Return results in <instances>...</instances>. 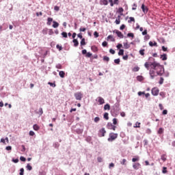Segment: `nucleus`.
Segmentation results:
<instances>
[{
    "label": "nucleus",
    "instance_id": "obj_1",
    "mask_svg": "<svg viewBox=\"0 0 175 175\" xmlns=\"http://www.w3.org/2000/svg\"><path fill=\"white\" fill-rule=\"evenodd\" d=\"M151 70L149 71L150 79L154 80L157 76H163L165 73V68L157 62H153L150 64Z\"/></svg>",
    "mask_w": 175,
    "mask_h": 175
},
{
    "label": "nucleus",
    "instance_id": "obj_2",
    "mask_svg": "<svg viewBox=\"0 0 175 175\" xmlns=\"http://www.w3.org/2000/svg\"><path fill=\"white\" fill-rule=\"evenodd\" d=\"M118 113H120V107L116 104L111 109V113L113 117H116V116H118Z\"/></svg>",
    "mask_w": 175,
    "mask_h": 175
},
{
    "label": "nucleus",
    "instance_id": "obj_3",
    "mask_svg": "<svg viewBox=\"0 0 175 175\" xmlns=\"http://www.w3.org/2000/svg\"><path fill=\"white\" fill-rule=\"evenodd\" d=\"M117 137H118V133H110L107 140H108V142H114V140H116V139H117Z\"/></svg>",
    "mask_w": 175,
    "mask_h": 175
},
{
    "label": "nucleus",
    "instance_id": "obj_4",
    "mask_svg": "<svg viewBox=\"0 0 175 175\" xmlns=\"http://www.w3.org/2000/svg\"><path fill=\"white\" fill-rule=\"evenodd\" d=\"M151 94L153 96H158L159 94V89L158 88H153L151 90Z\"/></svg>",
    "mask_w": 175,
    "mask_h": 175
},
{
    "label": "nucleus",
    "instance_id": "obj_5",
    "mask_svg": "<svg viewBox=\"0 0 175 175\" xmlns=\"http://www.w3.org/2000/svg\"><path fill=\"white\" fill-rule=\"evenodd\" d=\"M75 98L77 100H81V99L83 98V94H81V92H78L77 93H75Z\"/></svg>",
    "mask_w": 175,
    "mask_h": 175
},
{
    "label": "nucleus",
    "instance_id": "obj_6",
    "mask_svg": "<svg viewBox=\"0 0 175 175\" xmlns=\"http://www.w3.org/2000/svg\"><path fill=\"white\" fill-rule=\"evenodd\" d=\"M105 133H106V130L105 129V128H102L98 131V136H99V137H105Z\"/></svg>",
    "mask_w": 175,
    "mask_h": 175
},
{
    "label": "nucleus",
    "instance_id": "obj_7",
    "mask_svg": "<svg viewBox=\"0 0 175 175\" xmlns=\"http://www.w3.org/2000/svg\"><path fill=\"white\" fill-rule=\"evenodd\" d=\"M107 128L108 129H112L113 131H116V128H117V126H116V125H113V124L111 122H108L107 124Z\"/></svg>",
    "mask_w": 175,
    "mask_h": 175
},
{
    "label": "nucleus",
    "instance_id": "obj_8",
    "mask_svg": "<svg viewBox=\"0 0 175 175\" xmlns=\"http://www.w3.org/2000/svg\"><path fill=\"white\" fill-rule=\"evenodd\" d=\"M140 166L142 165L139 163H135L133 164V167L135 170H139V169H140Z\"/></svg>",
    "mask_w": 175,
    "mask_h": 175
},
{
    "label": "nucleus",
    "instance_id": "obj_9",
    "mask_svg": "<svg viewBox=\"0 0 175 175\" xmlns=\"http://www.w3.org/2000/svg\"><path fill=\"white\" fill-rule=\"evenodd\" d=\"M116 33L117 35V36L118 38H120V39H124V34H122V33L118 30H115Z\"/></svg>",
    "mask_w": 175,
    "mask_h": 175
},
{
    "label": "nucleus",
    "instance_id": "obj_10",
    "mask_svg": "<svg viewBox=\"0 0 175 175\" xmlns=\"http://www.w3.org/2000/svg\"><path fill=\"white\" fill-rule=\"evenodd\" d=\"M141 9L142 10V12L144 13V14L148 12V8H147L144 4L142 5Z\"/></svg>",
    "mask_w": 175,
    "mask_h": 175
},
{
    "label": "nucleus",
    "instance_id": "obj_11",
    "mask_svg": "<svg viewBox=\"0 0 175 175\" xmlns=\"http://www.w3.org/2000/svg\"><path fill=\"white\" fill-rule=\"evenodd\" d=\"M149 46H150V47H154V46L155 47H158V44H157V42H155V41H154V42H152V41H150V42H149Z\"/></svg>",
    "mask_w": 175,
    "mask_h": 175
},
{
    "label": "nucleus",
    "instance_id": "obj_12",
    "mask_svg": "<svg viewBox=\"0 0 175 175\" xmlns=\"http://www.w3.org/2000/svg\"><path fill=\"white\" fill-rule=\"evenodd\" d=\"M98 102L99 105H103L105 103V99L100 96L98 97Z\"/></svg>",
    "mask_w": 175,
    "mask_h": 175
},
{
    "label": "nucleus",
    "instance_id": "obj_13",
    "mask_svg": "<svg viewBox=\"0 0 175 175\" xmlns=\"http://www.w3.org/2000/svg\"><path fill=\"white\" fill-rule=\"evenodd\" d=\"M53 23L52 25L53 28H58V27H59V23H58L57 21H53Z\"/></svg>",
    "mask_w": 175,
    "mask_h": 175
},
{
    "label": "nucleus",
    "instance_id": "obj_14",
    "mask_svg": "<svg viewBox=\"0 0 175 175\" xmlns=\"http://www.w3.org/2000/svg\"><path fill=\"white\" fill-rule=\"evenodd\" d=\"M160 58H161L162 61H166V59H167V55L166 53H163V55H161Z\"/></svg>",
    "mask_w": 175,
    "mask_h": 175
},
{
    "label": "nucleus",
    "instance_id": "obj_15",
    "mask_svg": "<svg viewBox=\"0 0 175 175\" xmlns=\"http://www.w3.org/2000/svg\"><path fill=\"white\" fill-rule=\"evenodd\" d=\"M109 4V1L107 0H100V5H105V6H107Z\"/></svg>",
    "mask_w": 175,
    "mask_h": 175
},
{
    "label": "nucleus",
    "instance_id": "obj_16",
    "mask_svg": "<svg viewBox=\"0 0 175 175\" xmlns=\"http://www.w3.org/2000/svg\"><path fill=\"white\" fill-rule=\"evenodd\" d=\"M137 161H140V157L139 156H135L132 159V162H137Z\"/></svg>",
    "mask_w": 175,
    "mask_h": 175
},
{
    "label": "nucleus",
    "instance_id": "obj_17",
    "mask_svg": "<svg viewBox=\"0 0 175 175\" xmlns=\"http://www.w3.org/2000/svg\"><path fill=\"white\" fill-rule=\"evenodd\" d=\"M53 22V18H50L49 17L47 18V22H46V25H51V23Z\"/></svg>",
    "mask_w": 175,
    "mask_h": 175
},
{
    "label": "nucleus",
    "instance_id": "obj_18",
    "mask_svg": "<svg viewBox=\"0 0 175 175\" xmlns=\"http://www.w3.org/2000/svg\"><path fill=\"white\" fill-rule=\"evenodd\" d=\"M72 42L74 43L75 47H77V46H79V41L77 39H73Z\"/></svg>",
    "mask_w": 175,
    "mask_h": 175
},
{
    "label": "nucleus",
    "instance_id": "obj_19",
    "mask_svg": "<svg viewBox=\"0 0 175 175\" xmlns=\"http://www.w3.org/2000/svg\"><path fill=\"white\" fill-rule=\"evenodd\" d=\"M137 81H143V80H144V77L142 75H138L137 76Z\"/></svg>",
    "mask_w": 175,
    "mask_h": 175
},
{
    "label": "nucleus",
    "instance_id": "obj_20",
    "mask_svg": "<svg viewBox=\"0 0 175 175\" xmlns=\"http://www.w3.org/2000/svg\"><path fill=\"white\" fill-rule=\"evenodd\" d=\"M53 147H54V148H59V143L58 142H54L53 144Z\"/></svg>",
    "mask_w": 175,
    "mask_h": 175
},
{
    "label": "nucleus",
    "instance_id": "obj_21",
    "mask_svg": "<svg viewBox=\"0 0 175 175\" xmlns=\"http://www.w3.org/2000/svg\"><path fill=\"white\" fill-rule=\"evenodd\" d=\"M91 50L94 53H96V51H98V47H96V46H92Z\"/></svg>",
    "mask_w": 175,
    "mask_h": 175
},
{
    "label": "nucleus",
    "instance_id": "obj_22",
    "mask_svg": "<svg viewBox=\"0 0 175 175\" xmlns=\"http://www.w3.org/2000/svg\"><path fill=\"white\" fill-rule=\"evenodd\" d=\"M59 76L62 77V79H64L65 77V72L64 71H59Z\"/></svg>",
    "mask_w": 175,
    "mask_h": 175
},
{
    "label": "nucleus",
    "instance_id": "obj_23",
    "mask_svg": "<svg viewBox=\"0 0 175 175\" xmlns=\"http://www.w3.org/2000/svg\"><path fill=\"white\" fill-rule=\"evenodd\" d=\"M109 39H111V42H116V40L114 39V38H113V36L111 35L107 36V40H109Z\"/></svg>",
    "mask_w": 175,
    "mask_h": 175
},
{
    "label": "nucleus",
    "instance_id": "obj_24",
    "mask_svg": "<svg viewBox=\"0 0 175 175\" xmlns=\"http://www.w3.org/2000/svg\"><path fill=\"white\" fill-rule=\"evenodd\" d=\"M132 70L133 72H139V70H140V68L136 66L132 69Z\"/></svg>",
    "mask_w": 175,
    "mask_h": 175
},
{
    "label": "nucleus",
    "instance_id": "obj_25",
    "mask_svg": "<svg viewBox=\"0 0 175 175\" xmlns=\"http://www.w3.org/2000/svg\"><path fill=\"white\" fill-rule=\"evenodd\" d=\"M26 169L27 170L31 172V170H32V166H31L29 163H27V165H26Z\"/></svg>",
    "mask_w": 175,
    "mask_h": 175
},
{
    "label": "nucleus",
    "instance_id": "obj_26",
    "mask_svg": "<svg viewBox=\"0 0 175 175\" xmlns=\"http://www.w3.org/2000/svg\"><path fill=\"white\" fill-rule=\"evenodd\" d=\"M80 43H81V46H85L86 44L85 38H82Z\"/></svg>",
    "mask_w": 175,
    "mask_h": 175
},
{
    "label": "nucleus",
    "instance_id": "obj_27",
    "mask_svg": "<svg viewBox=\"0 0 175 175\" xmlns=\"http://www.w3.org/2000/svg\"><path fill=\"white\" fill-rule=\"evenodd\" d=\"M159 95H160V96H161V98H163V99L166 97V94L164 92H161L159 93Z\"/></svg>",
    "mask_w": 175,
    "mask_h": 175
},
{
    "label": "nucleus",
    "instance_id": "obj_28",
    "mask_svg": "<svg viewBox=\"0 0 175 175\" xmlns=\"http://www.w3.org/2000/svg\"><path fill=\"white\" fill-rule=\"evenodd\" d=\"M75 132H77V133H78V135H81V133H83V129H77Z\"/></svg>",
    "mask_w": 175,
    "mask_h": 175
},
{
    "label": "nucleus",
    "instance_id": "obj_29",
    "mask_svg": "<svg viewBox=\"0 0 175 175\" xmlns=\"http://www.w3.org/2000/svg\"><path fill=\"white\" fill-rule=\"evenodd\" d=\"M157 133L159 135H162V133H163V129L162 127L159 128L158 131H157Z\"/></svg>",
    "mask_w": 175,
    "mask_h": 175
},
{
    "label": "nucleus",
    "instance_id": "obj_30",
    "mask_svg": "<svg viewBox=\"0 0 175 175\" xmlns=\"http://www.w3.org/2000/svg\"><path fill=\"white\" fill-rule=\"evenodd\" d=\"M103 61H106V62H109V61H110V57H109L108 56H103Z\"/></svg>",
    "mask_w": 175,
    "mask_h": 175
},
{
    "label": "nucleus",
    "instance_id": "obj_31",
    "mask_svg": "<svg viewBox=\"0 0 175 175\" xmlns=\"http://www.w3.org/2000/svg\"><path fill=\"white\" fill-rule=\"evenodd\" d=\"M144 66H145V68H147V70H148L150 69V66H151V64H149L148 62H146V63L144 64Z\"/></svg>",
    "mask_w": 175,
    "mask_h": 175
},
{
    "label": "nucleus",
    "instance_id": "obj_32",
    "mask_svg": "<svg viewBox=\"0 0 175 175\" xmlns=\"http://www.w3.org/2000/svg\"><path fill=\"white\" fill-rule=\"evenodd\" d=\"M104 110H110V105L106 104V105L104 106Z\"/></svg>",
    "mask_w": 175,
    "mask_h": 175
},
{
    "label": "nucleus",
    "instance_id": "obj_33",
    "mask_svg": "<svg viewBox=\"0 0 175 175\" xmlns=\"http://www.w3.org/2000/svg\"><path fill=\"white\" fill-rule=\"evenodd\" d=\"M33 129L34 131H39L40 127L38 126V124H33Z\"/></svg>",
    "mask_w": 175,
    "mask_h": 175
},
{
    "label": "nucleus",
    "instance_id": "obj_34",
    "mask_svg": "<svg viewBox=\"0 0 175 175\" xmlns=\"http://www.w3.org/2000/svg\"><path fill=\"white\" fill-rule=\"evenodd\" d=\"M103 117H104L105 120H109V113L105 112V113H104Z\"/></svg>",
    "mask_w": 175,
    "mask_h": 175
},
{
    "label": "nucleus",
    "instance_id": "obj_35",
    "mask_svg": "<svg viewBox=\"0 0 175 175\" xmlns=\"http://www.w3.org/2000/svg\"><path fill=\"white\" fill-rule=\"evenodd\" d=\"M124 12V8H119L118 10V13H120V16H122V12Z\"/></svg>",
    "mask_w": 175,
    "mask_h": 175
},
{
    "label": "nucleus",
    "instance_id": "obj_36",
    "mask_svg": "<svg viewBox=\"0 0 175 175\" xmlns=\"http://www.w3.org/2000/svg\"><path fill=\"white\" fill-rule=\"evenodd\" d=\"M120 62H121V60L120 59V58L114 59V63L116 64L117 65H120Z\"/></svg>",
    "mask_w": 175,
    "mask_h": 175
},
{
    "label": "nucleus",
    "instance_id": "obj_37",
    "mask_svg": "<svg viewBox=\"0 0 175 175\" xmlns=\"http://www.w3.org/2000/svg\"><path fill=\"white\" fill-rule=\"evenodd\" d=\"M127 37H128V38H135V34H133V33H127Z\"/></svg>",
    "mask_w": 175,
    "mask_h": 175
},
{
    "label": "nucleus",
    "instance_id": "obj_38",
    "mask_svg": "<svg viewBox=\"0 0 175 175\" xmlns=\"http://www.w3.org/2000/svg\"><path fill=\"white\" fill-rule=\"evenodd\" d=\"M124 48L126 49H129V47H131V45H129V44H128V42H124Z\"/></svg>",
    "mask_w": 175,
    "mask_h": 175
},
{
    "label": "nucleus",
    "instance_id": "obj_39",
    "mask_svg": "<svg viewBox=\"0 0 175 175\" xmlns=\"http://www.w3.org/2000/svg\"><path fill=\"white\" fill-rule=\"evenodd\" d=\"M165 81V79H163V77H160V80L159 81V84H160V85H162V84H163V81Z\"/></svg>",
    "mask_w": 175,
    "mask_h": 175
},
{
    "label": "nucleus",
    "instance_id": "obj_40",
    "mask_svg": "<svg viewBox=\"0 0 175 175\" xmlns=\"http://www.w3.org/2000/svg\"><path fill=\"white\" fill-rule=\"evenodd\" d=\"M56 69H62V65L61 64H57L55 66Z\"/></svg>",
    "mask_w": 175,
    "mask_h": 175
},
{
    "label": "nucleus",
    "instance_id": "obj_41",
    "mask_svg": "<svg viewBox=\"0 0 175 175\" xmlns=\"http://www.w3.org/2000/svg\"><path fill=\"white\" fill-rule=\"evenodd\" d=\"M167 167H163L162 173H163V174H165V173H167Z\"/></svg>",
    "mask_w": 175,
    "mask_h": 175
},
{
    "label": "nucleus",
    "instance_id": "obj_42",
    "mask_svg": "<svg viewBox=\"0 0 175 175\" xmlns=\"http://www.w3.org/2000/svg\"><path fill=\"white\" fill-rule=\"evenodd\" d=\"M62 36H63L64 38H68V33L63 31L62 33Z\"/></svg>",
    "mask_w": 175,
    "mask_h": 175
},
{
    "label": "nucleus",
    "instance_id": "obj_43",
    "mask_svg": "<svg viewBox=\"0 0 175 175\" xmlns=\"http://www.w3.org/2000/svg\"><path fill=\"white\" fill-rule=\"evenodd\" d=\"M118 55H124V49L119 50Z\"/></svg>",
    "mask_w": 175,
    "mask_h": 175
},
{
    "label": "nucleus",
    "instance_id": "obj_44",
    "mask_svg": "<svg viewBox=\"0 0 175 175\" xmlns=\"http://www.w3.org/2000/svg\"><path fill=\"white\" fill-rule=\"evenodd\" d=\"M129 18H130V20L128 21V23H132V22L135 23V18L131 16Z\"/></svg>",
    "mask_w": 175,
    "mask_h": 175
},
{
    "label": "nucleus",
    "instance_id": "obj_45",
    "mask_svg": "<svg viewBox=\"0 0 175 175\" xmlns=\"http://www.w3.org/2000/svg\"><path fill=\"white\" fill-rule=\"evenodd\" d=\"M137 94H138V96H142V95H146V92H138Z\"/></svg>",
    "mask_w": 175,
    "mask_h": 175
},
{
    "label": "nucleus",
    "instance_id": "obj_46",
    "mask_svg": "<svg viewBox=\"0 0 175 175\" xmlns=\"http://www.w3.org/2000/svg\"><path fill=\"white\" fill-rule=\"evenodd\" d=\"M20 160L22 161V162H25L27 161V159L23 156H21L20 157Z\"/></svg>",
    "mask_w": 175,
    "mask_h": 175
},
{
    "label": "nucleus",
    "instance_id": "obj_47",
    "mask_svg": "<svg viewBox=\"0 0 175 175\" xmlns=\"http://www.w3.org/2000/svg\"><path fill=\"white\" fill-rule=\"evenodd\" d=\"M38 113L40 114V116H42V114H43V109L42 107L39 109Z\"/></svg>",
    "mask_w": 175,
    "mask_h": 175
},
{
    "label": "nucleus",
    "instance_id": "obj_48",
    "mask_svg": "<svg viewBox=\"0 0 175 175\" xmlns=\"http://www.w3.org/2000/svg\"><path fill=\"white\" fill-rule=\"evenodd\" d=\"M134 128H140V122H137L135 123V126H134Z\"/></svg>",
    "mask_w": 175,
    "mask_h": 175
},
{
    "label": "nucleus",
    "instance_id": "obj_49",
    "mask_svg": "<svg viewBox=\"0 0 175 175\" xmlns=\"http://www.w3.org/2000/svg\"><path fill=\"white\" fill-rule=\"evenodd\" d=\"M56 48L58 49L59 51L62 50V46H60L59 44H57Z\"/></svg>",
    "mask_w": 175,
    "mask_h": 175
},
{
    "label": "nucleus",
    "instance_id": "obj_50",
    "mask_svg": "<svg viewBox=\"0 0 175 175\" xmlns=\"http://www.w3.org/2000/svg\"><path fill=\"white\" fill-rule=\"evenodd\" d=\"M92 53H91L90 52H88L85 55V57H87L88 58H90V57H92Z\"/></svg>",
    "mask_w": 175,
    "mask_h": 175
},
{
    "label": "nucleus",
    "instance_id": "obj_51",
    "mask_svg": "<svg viewBox=\"0 0 175 175\" xmlns=\"http://www.w3.org/2000/svg\"><path fill=\"white\" fill-rule=\"evenodd\" d=\"M161 159H162L163 161V162H165L166 161V157L165 154H162L161 157Z\"/></svg>",
    "mask_w": 175,
    "mask_h": 175
},
{
    "label": "nucleus",
    "instance_id": "obj_52",
    "mask_svg": "<svg viewBox=\"0 0 175 175\" xmlns=\"http://www.w3.org/2000/svg\"><path fill=\"white\" fill-rule=\"evenodd\" d=\"M19 175H24V168H21L20 169Z\"/></svg>",
    "mask_w": 175,
    "mask_h": 175
},
{
    "label": "nucleus",
    "instance_id": "obj_53",
    "mask_svg": "<svg viewBox=\"0 0 175 175\" xmlns=\"http://www.w3.org/2000/svg\"><path fill=\"white\" fill-rule=\"evenodd\" d=\"M100 121V118L99 117H96L94 118V122H99Z\"/></svg>",
    "mask_w": 175,
    "mask_h": 175
},
{
    "label": "nucleus",
    "instance_id": "obj_54",
    "mask_svg": "<svg viewBox=\"0 0 175 175\" xmlns=\"http://www.w3.org/2000/svg\"><path fill=\"white\" fill-rule=\"evenodd\" d=\"M94 35L95 38H99V33L98 31H94Z\"/></svg>",
    "mask_w": 175,
    "mask_h": 175
},
{
    "label": "nucleus",
    "instance_id": "obj_55",
    "mask_svg": "<svg viewBox=\"0 0 175 175\" xmlns=\"http://www.w3.org/2000/svg\"><path fill=\"white\" fill-rule=\"evenodd\" d=\"M29 134V136H35V132L33 131H30Z\"/></svg>",
    "mask_w": 175,
    "mask_h": 175
},
{
    "label": "nucleus",
    "instance_id": "obj_56",
    "mask_svg": "<svg viewBox=\"0 0 175 175\" xmlns=\"http://www.w3.org/2000/svg\"><path fill=\"white\" fill-rule=\"evenodd\" d=\"M5 150H7V151H12V146H8L5 147Z\"/></svg>",
    "mask_w": 175,
    "mask_h": 175
},
{
    "label": "nucleus",
    "instance_id": "obj_57",
    "mask_svg": "<svg viewBox=\"0 0 175 175\" xmlns=\"http://www.w3.org/2000/svg\"><path fill=\"white\" fill-rule=\"evenodd\" d=\"M126 163V159H123L122 161L120 162L121 165H125Z\"/></svg>",
    "mask_w": 175,
    "mask_h": 175
},
{
    "label": "nucleus",
    "instance_id": "obj_58",
    "mask_svg": "<svg viewBox=\"0 0 175 175\" xmlns=\"http://www.w3.org/2000/svg\"><path fill=\"white\" fill-rule=\"evenodd\" d=\"M120 31H122L124 29H125V25H122L120 27Z\"/></svg>",
    "mask_w": 175,
    "mask_h": 175
},
{
    "label": "nucleus",
    "instance_id": "obj_59",
    "mask_svg": "<svg viewBox=\"0 0 175 175\" xmlns=\"http://www.w3.org/2000/svg\"><path fill=\"white\" fill-rule=\"evenodd\" d=\"M12 162L14 163H18V159H12Z\"/></svg>",
    "mask_w": 175,
    "mask_h": 175
},
{
    "label": "nucleus",
    "instance_id": "obj_60",
    "mask_svg": "<svg viewBox=\"0 0 175 175\" xmlns=\"http://www.w3.org/2000/svg\"><path fill=\"white\" fill-rule=\"evenodd\" d=\"M150 40V36L149 35H147L144 36V40Z\"/></svg>",
    "mask_w": 175,
    "mask_h": 175
},
{
    "label": "nucleus",
    "instance_id": "obj_61",
    "mask_svg": "<svg viewBox=\"0 0 175 175\" xmlns=\"http://www.w3.org/2000/svg\"><path fill=\"white\" fill-rule=\"evenodd\" d=\"M102 46H103V47H106V46H107V42L104 41V42L102 43Z\"/></svg>",
    "mask_w": 175,
    "mask_h": 175
},
{
    "label": "nucleus",
    "instance_id": "obj_62",
    "mask_svg": "<svg viewBox=\"0 0 175 175\" xmlns=\"http://www.w3.org/2000/svg\"><path fill=\"white\" fill-rule=\"evenodd\" d=\"M113 125H117V118L113 119Z\"/></svg>",
    "mask_w": 175,
    "mask_h": 175
},
{
    "label": "nucleus",
    "instance_id": "obj_63",
    "mask_svg": "<svg viewBox=\"0 0 175 175\" xmlns=\"http://www.w3.org/2000/svg\"><path fill=\"white\" fill-rule=\"evenodd\" d=\"M139 54H140L141 55H144V49H141V50L139 51Z\"/></svg>",
    "mask_w": 175,
    "mask_h": 175
},
{
    "label": "nucleus",
    "instance_id": "obj_64",
    "mask_svg": "<svg viewBox=\"0 0 175 175\" xmlns=\"http://www.w3.org/2000/svg\"><path fill=\"white\" fill-rule=\"evenodd\" d=\"M142 35L144 36H146L147 35V29H145L144 31H142Z\"/></svg>",
    "mask_w": 175,
    "mask_h": 175
}]
</instances>
